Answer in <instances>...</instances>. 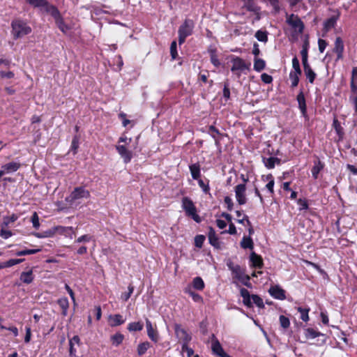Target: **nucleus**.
<instances>
[{"instance_id": "nucleus-35", "label": "nucleus", "mask_w": 357, "mask_h": 357, "mask_svg": "<svg viewBox=\"0 0 357 357\" xmlns=\"http://www.w3.org/2000/svg\"><path fill=\"white\" fill-rule=\"evenodd\" d=\"M124 339L123 335L117 333L111 337V341L113 345L117 347L121 344Z\"/></svg>"}, {"instance_id": "nucleus-39", "label": "nucleus", "mask_w": 357, "mask_h": 357, "mask_svg": "<svg viewBox=\"0 0 357 357\" xmlns=\"http://www.w3.org/2000/svg\"><path fill=\"white\" fill-rule=\"evenodd\" d=\"M255 37L260 42L266 43L268 41L267 31L259 30L256 32Z\"/></svg>"}, {"instance_id": "nucleus-43", "label": "nucleus", "mask_w": 357, "mask_h": 357, "mask_svg": "<svg viewBox=\"0 0 357 357\" xmlns=\"http://www.w3.org/2000/svg\"><path fill=\"white\" fill-rule=\"evenodd\" d=\"M301 73H296V72H291L289 74V78L291 82V86L296 87L298 86L299 82V75Z\"/></svg>"}, {"instance_id": "nucleus-51", "label": "nucleus", "mask_w": 357, "mask_h": 357, "mask_svg": "<svg viewBox=\"0 0 357 357\" xmlns=\"http://www.w3.org/2000/svg\"><path fill=\"white\" fill-rule=\"evenodd\" d=\"M188 293L189 294V295L192 297V300L195 301V302H197V303H203V298L198 294L191 291V290H189L188 291Z\"/></svg>"}, {"instance_id": "nucleus-17", "label": "nucleus", "mask_w": 357, "mask_h": 357, "mask_svg": "<svg viewBox=\"0 0 357 357\" xmlns=\"http://www.w3.org/2000/svg\"><path fill=\"white\" fill-rule=\"evenodd\" d=\"M250 266L252 268H261L264 266L261 257L254 252L250 254Z\"/></svg>"}, {"instance_id": "nucleus-36", "label": "nucleus", "mask_w": 357, "mask_h": 357, "mask_svg": "<svg viewBox=\"0 0 357 357\" xmlns=\"http://www.w3.org/2000/svg\"><path fill=\"white\" fill-rule=\"evenodd\" d=\"M151 344L149 342H144L140 343L137 347V354L139 356L144 355L146 351L150 348Z\"/></svg>"}, {"instance_id": "nucleus-57", "label": "nucleus", "mask_w": 357, "mask_h": 357, "mask_svg": "<svg viewBox=\"0 0 357 357\" xmlns=\"http://www.w3.org/2000/svg\"><path fill=\"white\" fill-rule=\"evenodd\" d=\"M79 147V138L77 136H75L72 140L71 143V150L73 151V153L75 154L77 153V149Z\"/></svg>"}, {"instance_id": "nucleus-48", "label": "nucleus", "mask_w": 357, "mask_h": 357, "mask_svg": "<svg viewBox=\"0 0 357 357\" xmlns=\"http://www.w3.org/2000/svg\"><path fill=\"white\" fill-rule=\"evenodd\" d=\"M236 216H237V217H238V219L237 220V221H238L239 223L244 224V221L245 220V221H246V222H247V224H248V225H250V220H249V219H248V217L247 215H243V213H242V212H241V211H237L236 212Z\"/></svg>"}, {"instance_id": "nucleus-47", "label": "nucleus", "mask_w": 357, "mask_h": 357, "mask_svg": "<svg viewBox=\"0 0 357 357\" xmlns=\"http://www.w3.org/2000/svg\"><path fill=\"white\" fill-rule=\"evenodd\" d=\"M17 216L13 214L11 216H7L3 218V222L1 225L8 227L9 224L14 222L17 220Z\"/></svg>"}, {"instance_id": "nucleus-31", "label": "nucleus", "mask_w": 357, "mask_h": 357, "mask_svg": "<svg viewBox=\"0 0 357 357\" xmlns=\"http://www.w3.org/2000/svg\"><path fill=\"white\" fill-rule=\"evenodd\" d=\"M208 52L210 54L211 62L215 67H219L220 66V62L218 59L217 52L215 49H209Z\"/></svg>"}, {"instance_id": "nucleus-60", "label": "nucleus", "mask_w": 357, "mask_h": 357, "mask_svg": "<svg viewBox=\"0 0 357 357\" xmlns=\"http://www.w3.org/2000/svg\"><path fill=\"white\" fill-rule=\"evenodd\" d=\"M327 43L325 40H323V39H319L318 40V45H319V50L320 52H324L326 46H327Z\"/></svg>"}, {"instance_id": "nucleus-27", "label": "nucleus", "mask_w": 357, "mask_h": 357, "mask_svg": "<svg viewBox=\"0 0 357 357\" xmlns=\"http://www.w3.org/2000/svg\"><path fill=\"white\" fill-rule=\"evenodd\" d=\"M57 303L62 310L63 316L66 317L68 314V310L69 307V302L67 298H61L57 301Z\"/></svg>"}, {"instance_id": "nucleus-37", "label": "nucleus", "mask_w": 357, "mask_h": 357, "mask_svg": "<svg viewBox=\"0 0 357 357\" xmlns=\"http://www.w3.org/2000/svg\"><path fill=\"white\" fill-rule=\"evenodd\" d=\"M337 18L331 17L324 22V30L328 31L331 29L333 28L336 24Z\"/></svg>"}, {"instance_id": "nucleus-28", "label": "nucleus", "mask_w": 357, "mask_h": 357, "mask_svg": "<svg viewBox=\"0 0 357 357\" xmlns=\"http://www.w3.org/2000/svg\"><path fill=\"white\" fill-rule=\"evenodd\" d=\"M304 335L307 339H314L320 335H322V334L319 331H316L312 328H307L305 329Z\"/></svg>"}, {"instance_id": "nucleus-10", "label": "nucleus", "mask_w": 357, "mask_h": 357, "mask_svg": "<svg viewBox=\"0 0 357 357\" xmlns=\"http://www.w3.org/2000/svg\"><path fill=\"white\" fill-rule=\"evenodd\" d=\"M229 270L232 272L234 277L238 280L243 284L248 286L250 278L249 275L245 274L243 269L239 265H234L232 262L227 263Z\"/></svg>"}, {"instance_id": "nucleus-40", "label": "nucleus", "mask_w": 357, "mask_h": 357, "mask_svg": "<svg viewBox=\"0 0 357 357\" xmlns=\"http://www.w3.org/2000/svg\"><path fill=\"white\" fill-rule=\"evenodd\" d=\"M333 126L337 134L339 135V137H342L344 135L343 128L341 126V124L338 121V120L335 118L333 119Z\"/></svg>"}, {"instance_id": "nucleus-23", "label": "nucleus", "mask_w": 357, "mask_h": 357, "mask_svg": "<svg viewBox=\"0 0 357 357\" xmlns=\"http://www.w3.org/2000/svg\"><path fill=\"white\" fill-rule=\"evenodd\" d=\"M29 4L33 7L40 8L43 7L47 11V7L51 6L47 0H25Z\"/></svg>"}, {"instance_id": "nucleus-42", "label": "nucleus", "mask_w": 357, "mask_h": 357, "mask_svg": "<svg viewBox=\"0 0 357 357\" xmlns=\"http://www.w3.org/2000/svg\"><path fill=\"white\" fill-rule=\"evenodd\" d=\"M41 251V249H26L16 252L17 256H24L28 255H33Z\"/></svg>"}, {"instance_id": "nucleus-50", "label": "nucleus", "mask_w": 357, "mask_h": 357, "mask_svg": "<svg viewBox=\"0 0 357 357\" xmlns=\"http://www.w3.org/2000/svg\"><path fill=\"white\" fill-rule=\"evenodd\" d=\"M205 241V236L203 235H197L195 238V245L196 247L201 248Z\"/></svg>"}, {"instance_id": "nucleus-21", "label": "nucleus", "mask_w": 357, "mask_h": 357, "mask_svg": "<svg viewBox=\"0 0 357 357\" xmlns=\"http://www.w3.org/2000/svg\"><path fill=\"white\" fill-rule=\"evenodd\" d=\"M189 169L192 178L194 180H198L201 176L200 165L198 162L192 164L189 166Z\"/></svg>"}, {"instance_id": "nucleus-53", "label": "nucleus", "mask_w": 357, "mask_h": 357, "mask_svg": "<svg viewBox=\"0 0 357 357\" xmlns=\"http://www.w3.org/2000/svg\"><path fill=\"white\" fill-rule=\"evenodd\" d=\"M297 204L299 206V211L307 210L308 208L307 201L305 199H298Z\"/></svg>"}, {"instance_id": "nucleus-14", "label": "nucleus", "mask_w": 357, "mask_h": 357, "mask_svg": "<svg viewBox=\"0 0 357 357\" xmlns=\"http://www.w3.org/2000/svg\"><path fill=\"white\" fill-rule=\"evenodd\" d=\"M344 45L340 37H337L334 43L333 52L337 54L336 61L343 59Z\"/></svg>"}, {"instance_id": "nucleus-13", "label": "nucleus", "mask_w": 357, "mask_h": 357, "mask_svg": "<svg viewBox=\"0 0 357 357\" xmlns=\"http://www.w3.org/2000/svg\"><path fill=\"white\" fill-rule=\"evenodd\" d=\"M235 195L237 202L240 205H243L247 202L246 198V185L245 183L238 184L234 189Z\"/></svg>"}, {"instance_id": "nucleus-58", "label": "nucleus", "mask_w": 357, "mask_h": 357, "mask_svg": "<svg viewBox=\"0 0 357 357\" xmlns=\"http://www.w3.org/2000/svg\"><path fill=\"white\" fill-rule=\"evenodd\" d=\"M301 54L302 56V63L303 65L308 64L307 62V47L304 46L301 51Z\"/></svg>"}, {"instance_id": "nucleus-2", "label": "nucleus", "mask_w": 357, "mask_h": 357, "mask_svg": "<svg viewBox=\"0 0 357 357\" xmlns=\"http://www.w3.org/2000/svg\"><path fill=\"white\" fill-rule=\"evenodd\" d=\"M286 22L290 26L293 38H297L298 35L303 33L305 26L298 15L294 14L287 15Z\"/></svg>"}, {"instance_id": "nucleus-62", "label": "nucleus", "mask_w": 357, "mask_h": 357, "mask_svg": "<svg viewBox=\"0 0 357 357\" xmlns=\"http://www.w3.org/2000/svg\"><path fill=\"white\" fill-rule=\"evenodd\" d=\"M31 328L29 326L26 327V335L24 337V342L26 343H29L31 340Z\"/></svg>"}, {"instance_id": "nucleus-55", "label": "nucleus", "mask_w": 357, "mask_h": 357, "mask_svg": "<svg viewBox=\"0 0 357 357\" xmlns=\"http://www.w3.org/2000/svg\"><path fill=\"white\" fill-rule=\"evenodd\" d=\"M15 77V74L12 71H0V78L1 79H12Z\"/></svg>"}, {"instance_id": "nucleus-24", "label": "nucleus", "mask_w": 357, "mask_h": 357, "mask_svg": "<svg viewBox=\"0 0 357 357\" xmlns=\"http://www.w3.org/2000/svg\"><path fill=\"white\" fill-rule=\"evenodd\" d=\"M20 167V164L15 162L7 163L1 167L5 173L16 172Z\"/></svg>"}, {"instance_id": "nucleus-12", "label": "nucleus", "mask_w": 357, "mask_h": 357, "mask_svg": "<svg viewBox=\"0 0 357 357\" xmlns=\"http://www.w3.org/2000/svg\"><path fill=\"white\" fill-rule=\"evenodd\" d=\"M211 350L213 354L218 357H231L225 352L219 340L214 334L211 335Z\"/></svg>"}, {"instance_id": "nucleus-44", "label": "nucleus", "mask_w": 357, "mask_h": 357, "mask_svg": "<svg viewBox=\"0 0 357 357\" xmlns=\"http://www.w3.org/2000/svg\"><path fill=\"white\" fill-rule=\"evenodd\" d=\"M266 180L268 181V183L266 184V188L268 189V190L271 193L273 194V187L275 184L274 178L271 174H268L266 176Z\"/></svg>"}, {"instance_id": "nucleus-16", "label": "nucleus", "mask_w": 357, "mask_h": 357, "mask_svg": "<svg viewBox=\"0 0 357 357\" xmlns=\"http://www.w3.org/2000/svg\"><path fill=\"white\" fill-rule=\"evenodd\" d=\"M146 327L149 337L154 342H157L159 339L158 333L153 328L152 324L149 319H146Z\"/></svg>"}, {"instance_id": "nucleus-49", "label": "nucleus", "mask_w": 357, "mask_h": 357, "mask_svg": "<svg viewBox=\"0 0 357 357\" xmlns=\"http://www.w3.org/2000/svg\"><path fill=\"white\" fill-rule=\"evenodd\" d=\"M31 221L33 224V227L38 229L40 227V222H39V217H38V215L36 212H34L33 214H32V216H31Z\"/></svg>"}, {"instance_id": "nucleus-8", "label": "nucleus", "mask_w": 357, "mask_h": 357, "mask_svg": "<svg viewBox=\"0 0 357 357\" xmlns=\"http://www.w3.org/2000/svg\"><path fill=\"white\" fill-rule=\"evenodd\" d=\"M194 28V22L192 20L186 19L184 22L180 26L178 33V43L180 45L183 44L185 38L192 33Z\"/></svg>"}, {"instance_id": "nucleus-15", "label": "nucleus", "mask_w": 357, "mask_h": 357, "mask_svg": "<svg viewBox=\"0 0 357 357\" xmlns=\"http://www.w3.org/2000/svg\"><path fill=\"white\" fill-rule=\"evenodd\" d=\"M268 292L271 296L276 299L284 300L286 298L285 291L278 285L271 287Z\"/></svg>"}, {"instance_id": "nucleus-7", "label": "nucleus", "mask_w": 357, "mask_h": 357, "mask_svg": "<svg viewBox=\"0 0 357 357\" xmlns=\"http://www.w3.org/2000/svg\"><path fill=\"white\" fill-rule=\"evenodd\" d=\"M231 62L232 63L231 70L238 77H240L241 73L245 70H250V63H247L243 59L238 56H234Z\"/></svg>"}, {"instance_id": "nucleus-18", "label": "nucleus", "mask_w": 357, "mask_h": 357, "mask_svg": "<svg viewBox=\"0 0 357 357\" xmlns=\"http://www.w3.org/2000/svg\"><path fill=\"white\" fill-rule=\"evenodd\" d=\"M324 163L322 162L319 158L314 161V165L312 168V175L314 179L318 178L319 172L324 168Z\"/></svg>"}, {"instance_id": "nucleus-64", "label": "nucleus", "mask_w": 357, "mask_h": 357, "mask_svg": "<svg viewBox=\"0 0 357 357\" xmlns=\"http://www.w3.org/2000/svg\"><path fill=\"white\" fill-rule=\"evenodd\" d=\"M91 239V237L89 235H83L80 237H79L77 240V243H82V242H89Z\"/></svg>"}, {"instance_id": "nucleus-61", "label": "nucleus", "mask_w": 357, "mask_h": 357, "mask_svg": "<svg viewBox=\"0 0 357 357\" xmlns=\"http://www.w3.org/2000/svg\"><path fill=\"white\" fill-rule=\"evenodd\" d=\"M261 79L266 84H269L273 81L272 77L266 73H263L261 75Z\"/></svg>"}, {"instance_id": "nucleus-54", "label": "nucleus", "mask_w": 357, "mask_h": 357, "mask_svg": "<svg viewBox=\"0 0 357 357\" xmlns=\"http://www.w3.org/2000/svg\"><path fill=\"white\" fill-rule=\"evenodd\" d=\"M292 67L294 70L293 72H296V73H301L299 61L296 56L292 59Z\"/></svg>"}, {"instance_id": "nucleus-38", "label": "nucleus", "mask_w": 357, "mask_h": 357, "mask_svg": "<svg viewBox=\"0 0 357 357\" xmlns=\"http://www.w3.org/2000/svg\"><path fill=\"white\" fill-rule=\"evenodd\" d=\"M192 286L197 290H202L204 288V282L200 277H196L193 279Z\"/></svg>"}, {"instance_id": "nucleus-29", "label": "nucleus", "mask_w": 357, "mask_h": 357, "mask_svg": "<svg viewBox=\"0 0 357 357\" xmlns=\"http://www.w3.org/2000/svg\"><path fill=\"white\" fill-rule=\"evenodd\" d=\"M297 100H298V102L299 108H300L302 114L303 115H305L306 114L307 108H306L305 96H304V94L303 93V92H301L298 95Z\"/></svg>"}, {"instance_id": "nucleus-52", "label": "nucleus", "mask_w": 357, "mask_h": 357, "mask_svg": "<svg viewBox=\"0 0 357 357\" xmlns=\"http://www.w3.org/2000/svg\"><path fill=\"white\" fill-rule=\"evenodd\" d=\"M199 186L202 189L204 193H209L210 188L208 185V181L207 183H205L203 180L199 178L198 180Z\"/></svg>"}, {"instance_id": "nucleus-34", "label": "nucleus", "mask_w": 357, "mask_h": 357, "mask_svg": "<svg viewBox=\"0 0 357 357\" xmlns=\"http://www.w3.org/2000/svg\"><path fill=\"white\" fill-rule=\"evenodd\" d=\"M266 63L264 60L259 58H255L254 60V70L257 72H260L265 68Z\"/></svg>"}, {"instance_id": "nucleus-63", "label": "nucleus", "mask_w": 357, "mask_h": 357, "mask_svg": "<svg viewBox=\"0 0 357 357\" xmlns=\"http://www.w3.org/2000/svg\"><path fill=\"white\" fill-rule=\"evenodd\" d=\"M182 350L185 351L187 353L188 357H191L194 354V351L192 348H190L188 344L182 345Z\"/></svg>"}, {"instance_id": "nucleus-3", "label": "nucleus", "mask_w": 357, "mask_h": 357, "mask_svg": "<svg viewBox=\"0 0 357 357\" xmlns=\"http://www.w3.org/2000/svg\"><path fill=\"white\" fill-rule=\"evenodd\" d=\"M12 34L15 39L22 38L31 32V28L23 20L16 19L11 23Z\"/></svg>"}, {"instance_id": "nucleus-30", "label": "nucleus", "mask_w": 357, "mask_h": 357, "mask_svg": "<svg viewBox=\"0 0 357 357\" xmlns=\"http://www.w3.org/2000/svg\"><path fill=\"white\" fill-rule=\"evenodd\" d=\"M264 165L268 169H273L275 167V163L279 164L280 160L278 158L270 157L268 158L263 159Z\"/></svg>"}, {"instance_id": "nucleus-56", "label": "nucleus", "mask_w": 357, "mask_h": 357, "mask_svg": "<svg viewBox=\"0 0 357 357\" xmlns=\"http://www.w3.org/2000/svg\"><path fill=\"white\" fill-rule=\"evenodd\" d=\"M4 227H6L3 225H1L0 236L4 239H7L13 236V233L9 230H6L4 229Z\"/></svg>"}, {"instance_id": "nucleus-45", "label": "nucleus", "mask_w": 357, "mask_h": 357, "mask_svg": "<svg viewBox=\"0 0 357 357\" xmlns=\"http://www.w3.org/2000/svg\"><path fill=\"white\" fill-rule=\"evenodd\" d=\"M24 261V259H11L7 261L3 262L5 268L11 267L13 266L19 264Z\"/></svg>"}, {"instance_id": "nucleus-26", "label": "nucleus", "mask_w": 357, "mask_h": 357, "mask_svg": "<svg viewBox=\"0 0 357 357\" xmlns=\"http://www.w3.org/2000/svg\"><path fill=\"white\" fill-rule=\"evenodd\" d=\"M350 86L351 92H357V67L352 68Z\"/></svg>"}, {"instance_id": "nucleus-22", "label": "nucleus", "mask_w": 357, "mask_h": 357, "mask_svg": "<svg viewBox=\"0 0 357 357\" xmlns=\"http://www.w3.org/2000/svg\"><path fill=\"white\" fill-rule=\"evenodd\" d=\"M20 279L22 282L25 284L31 283L34 279L33 271L29 270V271L22 272L20 275Z\"/></svg>"}, {"instance_id": "nucleus-46", "label": "nucleus", "mask_w": 357, "mask_h": 357, "mask_svg": "<svg viewBox=\"0 0 357 357\" xmlns=\"http://www.w3.org/2000/svg\"><path fill=\"white\" fill-rule=\"evenodd\" d=\"M279 321L281 327H282L283 328L287 329L289 327L290 321L288 317L284 315H280L279 317Z\"/></svg>"}, {"instance_id": "nucleus-9", "label": "nucleus", "mask_w": 357, "mask_h": 357, "mask_svg": "<svg viewBox=\"0 0 357 357\" xmlns=\"http://www.w3.org/2000/svg\"><path fill=\"white\" fill-rule=\"evenodd\" d=\"M90 196V192L84 187L80 186L75 188L70 195L66 198V201L70 204H73L77 200L84 198L88 199Z\"/></svg>"}, {"instance_id": "nucleus-20", "label": "nucleus", "mask_w": 357, "mask_h": 357, "mask_svg": "<svg viewBox=\"0 0 357 357\" xmlns=\"http://www.w3.org/2000/svg\"><path fill=\"white\" fill-rule=\"evenodd\" d=\"M125 321L126 319L119 314L110 315L109 317V325L112 327L120 326L124 324Z\"/></svg>"}, {"instance_id": "nucleus-59", "label": "nucleus", "mask_w": 357, "mask_h": 357, "mask_svg": "<svg viewBox=\"0 0 357 357\" xmlns=\"http://www.w3.org/2000/svg\"><path fill=\"white\" fill-rule=\"evenodd\" d=\"M170 53L173 59H175L178 56L177 50H176V42L173 41L170 46Z\"/></svg>"}, {"instance_id": "nucleus-32", "label": "nucleus", "mask_w": 357, "mask_h": 357, "mask_svg": "<svg viewBox=\"0 0 357 357\" xmlns=\"http://www.w3.org/2000/svg\"><path fill=\"white\" fill-rule=\"evenodd\" d=\"M241 246L244 249L249 248L252 250L254 248V243L251 237L244 236L241 242Z\"/></svg>"}, {"instance_id": "nucleus-4", "label": "nucleus", "mask_w": 357, "mask_h": 357, "mask_svg": "<svg viewBox=\"0 0 357 357\" xmlns=\"http://www.w3.org/2000/svg\"><path fill=\"white\" fill-rule=\"evenodd\" d=\"M240 293L243 298V304L248 307H252L253 303L259 308L264 307L263 300L259 296L255 294L250 295L249 291L245 288H241Z\"/></svg>"}, {"instance_id": "nucleus-11", "label": "nucleus", "mask_w": 357, "mask_h": 357, "mask_svg": "<svg viewBox=\"0 0 357 357\" xmlns=\"http://www.w3.org/2000/svg\"><path fill=\"white\" fill-rule=\"evenodd\" d=\"M174 331L176 337L182 342V345L185 347V344H188L191 340V336L180 324H174Z\"/></svg>"}, {"instance_id": "nucleus-41", "label": "nucleus", "mask_w": 357, "mask_h": 357, "mask_svg": "<svg viewBox=\"0 0 357 357\" xmlns=\"http://www.w3.org/2000/svg\"><path fill=\"white\" fill-rule=\"evenodd\" d=\"M296 309L301 313V319L304 321H307L309 320L308 313L310 309L303 308L301 307H298Z\"/></svg>"}, {"instance_id": "nucleus-5", "label": "nucleus", "mask_w": 357, "mask_h": 357, "mask_svg": "<svg viewBox=\"0 0 357 357\" xmlns=\"http://www.w3.org/2000/svg\"><path fill=\"white\" fill-rule=\"evenodd\" d=\"M182 208L186 215L192 218L196 222H201V218L197 213V208L193 202L188 197H183L182 199Z\"/></svg>"}, {"instance_id": "nucleus-33", "label": "nucleus", "mask_w": 357, "mask_h": 357, "mask_svg": "<svg viewBox=\"0 0 357 357\" xmlns=\"http://www.w3.org/2000/svg\"><path fill=\"white\" fill-rule=\"evenodd\" d=\"M144 325L140 321L131 322L128 325V330L130 332L141 331L143 329Z\"/></svg>"}, {"instance_id": "nucleus-1", "label": "nucleus", "mask_w": 357, "mask_h": 357, "mask_svg": "<svg viewBox=\"0 0 357 357\" xmlns=\"http://www.w3.org/2000/svg\"><path fill=\"white\" fill-rule=\"evenodd\" d=\"M131 142L132 138H128L125 135H122L119 139L118 144L116 146L118 153L125 163L130 162L133 157L132 151L128 148Z\"/></svg>"}, {"instance_id": "nucleus-6", "label": "nucleus", "mask_w": 357, "mask_h": 357, "mask_svg": "<svg viewBox=\"0 0 357 357\" xmlns=\"http://www.w3.org/2000/svg\"><path fill=\"white\" fill-rule=\"evenodd\" d=\"M46 12L54 17L56 26L63 33H66L70 29V27L64 22L60 12L55 6L52 5L48 6Z\"/></svg>"}, {"instance_id": "nucleus-19", "label": "nucleus", "mask_w": 357, "mask_h": 357, "mask_svg": "<svg viewBox=\"0 0 357 357\" xmlns=\"http://www.w3.org/2000/svg\"><path fill=\"white\" fill-rule=\"evenodd\" d=\"M208 241L211 245L215 248L220 247V241L218 239V237L215 234V231L214 229L211 227H209L208 228Z\"/></svg>"}, {"instance_id": "nucleus-25", "label": "nucleus", "mask_w": 357, "mask_h": 357, "mask_svg": "<svg viewBox=\"0 0 357 357\" xmlns=\"http://www.w3.org/2000/svg\"><path fill=\"white\" fill-rule=\"evenodd\" d=\"M303 68L307 79L310 83H313L316 77V73L311 68L309 63L303 65Z\"/></svg>"}]
</instances>
